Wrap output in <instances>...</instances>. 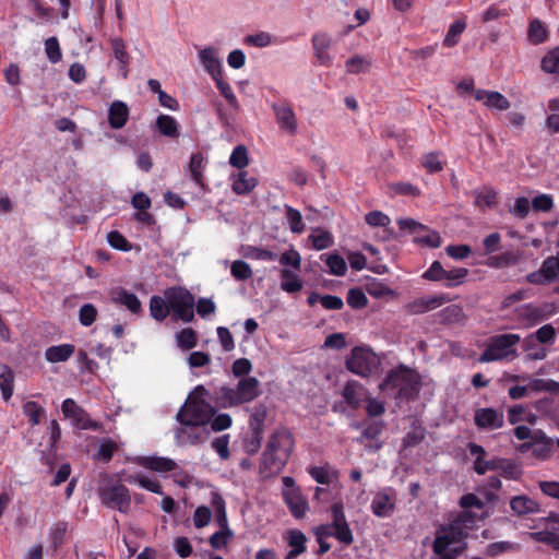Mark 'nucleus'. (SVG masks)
<instances>
[{
    "mask_svg": "<svg viewBox=\"0 0 559 559\" xmlns=\"http://www.w3.org/2000/svg\"><path fill=\"white\" fill-rule=\"evenodd\" d=\"M542 69L547 73H559V47L550 50L542 60Z\"/></svg>",
    "mask_w": 559,
    "mask_h": 559,
    "instance_id": "864d4df0",
    "label": "nucleus"
},
{
    "mask_svg": "<svg viewBox=\"0 0 559 559\" xmlns=\"http://www.w3.org/2000/svg\"><path fill=\"white\" fill-rule=\"evenodd\" d=\"M229 163L239 169L247 167L249 164L247 148L243 145L236 146L229 157Z\"/></svg>",
    "mask_w": 559,
    "mask_h": 559,
    "instance_id": "e2e57ef3",
    "label": "nucleus"
},
{
    "mask_svg": "<svg viewBox=\"0 0 559 559\" xmlns=\"http://www.w3.org/2000/svg\"><path fill=\"white\" fill-rule=\"evenodd\" d=\"M14 373L7 365H0V389L4 401L11 399L13 394Z\"/></svg>",
    "mask_w": 559,
    "mask_h": 559,
    "instance_id": "58836bf2",
    "label": "nucleus"
},
{
    "mask_svg": "<svg viewBox=\"0 0 559 559\" xmlns=\"http://www.w3.org/2000/svg\"><path fill=\"white\" fill-rule=\"evenodd\" d=\"M500 471V474L502 477L507 478V479H519L522 475V471L521 468L519 467V465L512 461V460H508V459H503L500 461V467L499 469Z\"/></svg>",
    "mask_w": 559,
    "mask_h": 559,
    "instance_id": "de8ad7c7",
    "label": "nucleus"
},
{
    "mask_svg": "<svg viewBox=\"0 0 559 559\" xmlns=\"http://www.w3.org/2000/svg\"><path fill=\"white\" fill-rule=\"evenodd\" d=\"M442 534H438L432 544V550L436 555H443L450 545L457 543L463 537V530L450 524L441 527Z\"/></svg>",
    "mask_w": 559,
    "mask_h": 559,
    "instance_id": "f3484780",
    "label": "nucleus"
},
{
    "mask_svg": "<svg viewBox=\"0 0 559 559\" xmlns=\"http://www.w3.org/2000/svg\"><path fill=\"white\" fill-rule=\"evenodd\" d=\"M69 528V524L66 521H59L55 523L49 533L50 546L57 551L66 542V535Z\"/></svg>",
    "mask_w": 559,
    "mask_h": 559,
    "instance_id": "4c0bfd02",
    "label": "nucleus"
},
{
    "mask_svg": "<svg viewBox=\"0 0 559 559\" xmlns=\"http://www.w3.org/2000/svg\"><path fill=\"white\" fill-rule=\"evenodd\" d=\"M99 498L106 507L127 513L131 498L129 489L122 484L107 485L99 488Z\"/></svg>",
    "mask_w": 559,
    "mask_h": 559,
    "instance_id": "1a4fd4ad",
    "label": "nucleus"
},
{
    "mask_svg": "<svg viewBox=\"0 0 559 559\" xmlns=\"http://www.w3.org/2000/svg\"><path fill=\"white\" fill-rule=\"evenodd\" d=\"M234 533L229 527L221 528L210 537V545L213 549H222L233 538Z\"/></svg>",
    "mask_w": 559,
    "mask_h": 559,
    "instance_id": "603ef678",
    "label": "nucleus"
},
{
    "mask_svg": "<svg viewBox=\"0 0 559 559\" xmlns=\"http://www.w3.org/2000/svg\"><path fill=\"white\" fill-rule=\"evenodd\" d=\"M467 449L471 455H475L473 469L477 475H485L488 471H498L500 467V461L502 457H492L491 460H486L485 456L487 454L484 447L480 444L469 442L467 444Z\"/></svg>",
    "mask_w": 559,
    "mask_h": 559,
    "instance_id": "f8f14e48",
    "label": "nucleus"
},
{
    "mask_svg": "<svg viewBox=\"0 0 559 559\" xmlns=\"http://www.w3.org/2000/svg\"><path fill=\"white\" fill-rule=\"evenodd\" d=\"M475 99L481 102L484 106L491 110L504 111L511 106L509 99L496 91L477 90Z\"/></svg>",
    "mask_w": 559,
    "mask_h": 559,
    "instance_id": "4be33fe9",
    "label": "nucleus"
},
{
    "mask_svg": "<svg viewBox=\"0 0 559 559\" xmlns=\"http://www.w3.org/2000/svg\"><path fill=\"white\" fill-rule=\"evenodd\" d=\"M203 169H204V157L201 153H195L191 156L190 164H189V171L191 175L192 180L203 186Z\"/></svg>",
    "mask_w": 559,
    "mask_h": 559,
    "instance_id": "79ce46f5",
    "label": "nucleus"
},
{
    "mask_svg": "<svg viewBox=\"0 0 559 559\" xmlns=\"http://www.w3.org/2000/svg\"><path fill=\"white\" fill-rule=\"evenodd\" d=\"M383 429H384L383 421H381V420L372 421L364 428V430L357 441L362 443L365 440H368V441L377 440L379 438V436L382 433Z\"/></svg>",
    "mask_w": 559,
    "mask_h": 559,
    "instance_id": "09e8293b",
    "label": "nucleus"
},
{
    "mask_svg": "<svg viewBox=\"0 0 559 559\" xmlns=\"http://www.w3.org/2000/svg\"><path fill=\"white\" fill-rule=\"evenodd\" d=\"M298 271L283 267L280 271L281 289L294 294L302 289V281L297 274Z\"/></svg>",
    "mask_w": 559,
    "mask_h": 559,
    "instance_id": "c85d7f7f",
    "label": "nucleus"
},
{
    "mask_svg": "<svg viewBox=\"0 0 559 559\" xmlns=\"http://www.w3.org/2000/svg\"><path fill=\"white\" fill-rule=\"evenodd\" d=\"M285 221L289 229L294 234H302L306 229L300 211L289 205H284Z\"/></svg>",
    "mask_w": 559,
    "mask_h": 559,
    "instance_id": "72a5a7b5",
    "label": "nucleus"
},
{
    "mask_svg": "<svg viewBox=\"0 0 559 559\" xmlns=\"http://www.w3.org/2000/svg\"><path fill=\"white\" fill-rule=\"evenodd\" d=\"M215 415V408L209 402H186L177 413V420L186 427L200 428L199 431H190L188 440L190 444H199L210 437L207 424Z\"/></svg>",
    "mask_w": 559,
    "mask_h": 559,
    "instance_id": "7ed1b4c3",
    "label": "nucleus"
},
{
    "mask_svg": "<svg viewBox=\"0 0 559 559\" xmlns=\"http://www.w3.org/2000/svg\"><path fill=\"white\" fill-rule=\"evenodd\" d=\"M311 43L318 63L325 67L331 66L333 57L330 55L329 49L333 44L332 37L326 33H317L312 36Z\"/></svg>",
    "mask_w": 559,
    "mask_h": 559,
    "instance_id": "a211bd4d",
    "label": "nucleus"
},
{
    "mask_svg": "<svg viewBox=\"0 0 559 559\" xmlns=\"http://www.w3.org/2000/svg\"><path fill=\"white\" fill-rule=\"evenodd\" d=\"M325 263L329 266L330 273L333 275L343 276L347 271L346 262L341 255H328Z\"/></svg>",
    "mask_w": 559,
    "mask_h": 559,
    "instance_id": "13d9d810",
    "label": "nucleus"
},
{
    "mask_svg": "<svg viewBox=\"0 0 559 559\" xmlns=\"http://www.w3.org/2000/svg\"><path fill=\"white\" fill-rule=\"evenodd\" d=\"M118 445L115 441L110 439H105L97 451L96 459L100 460L105 463L111 461L114 453L117 451Z\"/></svg>",
    "mask_w": 559,
    "mask_h": 559,
    "instance_id": "0e129e2a",
    "label": "nucleus"
},
{
    "mask_svg": "<svg viewBox=\"0 0 559 559\" xmlns=\"http://www.w3.org/2000/svg\"><path fill=\"white\" fill-rule=\"evenodd\" d=\"M61 411L64 417L73 420V424L78 429L97 430L99 428L98 423L91 419L88 414L72 399H66L62 402Z\"/></svg>",
    "mask_w": 559,
    "mask_h": 559,
    "instance_id": "9b49d317",
    "label": "nucleus"
},
{
    "mask_svg": "<svg viewBox=\"0 0 559 559\" xmlns=\"http://www.w3.org/2000/svg\"><path fill=\"white\" fill-rule=\"evenodd\" d=\"M230 273L238 281H247L252 276L250 265L242 260H236L231 263Z\"/></svg>",
    "mask_w": 559,
    "mask_h": 559,
    "instance_id": "4d7b16f0",
    "label": "nucleus"
},
{
    "mask_svg": "<svg viewBox=\"0 0 559 559\" xmlns=\"http://www.w3.org/2000/svg\"><path fill=\"white\" fill-rule=\"evenodd\" d=\"M45 52L51 63H57L61 60L62 53L57 37H49L45 40Z\"/></svg>",
    "mask_w": 559,
    "mask_h": 559,
    "instance_id": "69168bd1",
    "label": "nucleus"
},
{
    "mask_svg": "<svg viewBox=\"0 0 559 559\" xmlns=\"http://www.w3.org/2000/svg\"><path fill=\"white\" fill-rule=\"evenodd\" d=\"M272 109L280 129L289 135L296 134L297 118L293 108L286 103H275Z\"/></svg>",
    "mask_w": 559,
    "mask_h": 559,
    "instance_id": "2eb2a0df",
    "label": "nucleus"
},
{
    "mask_svg": "<svg viewBox=\"0 0 559 559\" xmlns=\"http://www.w3.org/2000/svg\"><path fill=\"white\" fill-rule=\"evenodd\" d=\"M511 510L518 515H525L538 511V503L527 496H516L510 501Z\"/></svg>",
    "mask_w": 559,
    "mask_h": 559,
    "instance_id": "2f4dec72",
    "label": "nucleus"
},
{
    "mask_svg": "<svg viewBox=\"0 0 559 559\" xmlns=\"http://www.w3.org/2000/svg\"><path fill=\"white\" fill-rule=\"evenodd\" d=\"M521 342L519 334H499L491 336L485 350L480 354L479 362H490L516 355L515 346Z\"/></svg>",
    "mask_w": 559,
    "mask_h": 559,
    "instance_id": "423d86ee",
    "label": "nucleus"
},
{
    "mask_svg": "<svg viewBox=\"0 0 559 559\" xmlns=\"http://www.w3.org/2000/svg\"><path fill=\"white\" fill-rule=\"evenodd\" d=\"M371 67V58L360 55L353 56L345 62L346 71L350 74L367 73Z\"/></svg>",
    "mask_w": 559,
    "mask_h": 559,
    "instance_id": "f704fd0d",
    "label": "nucleus"
},
{
    "mask_svg": "<svg viewBox=\"0 0 559 559\" xmlns=\"http://www.w3.org/2000/svg\"><path fill=\"white\" fill-rule=\"evenodd\" d=\"M199 60L212 79L222 75V61L216 48L209 46L201 49Z\"/></svg>",
    "mask_w": 559,
    "mask_h": 559,
    "instance_id": "b1692460",
    "label": "nucleus"
},
{
    "mask_svg": "<svg viewBox=\"0 0 559 559\" xmlns=\"http://www.w3.org/2000/svg\"><path fill=\"white\" fill-rule=\"evenodd\" d=\"M399 229L403 236H412L414 242L420 245H439L440 235L438 231L415 221L411 217H402L396 219Z\"/></svg>",
    "mask_w": 559,
    "mask_h": 559,
    "instance_id": "0eeeda50",
    "label": "nucleus"
},
{
    "mask_svg": "<svg viewBox=\"0 0 559 559\" xmlns=\"http://www.w3.org/2000/svg\"><path fill=\"white\" fill-rule=\"evenodd\" d=\"M468 271L465 267L444 269L439 261H433L429 269L423 274L428 281L442 282L447 287L460 285L467 276Z\"/></svg>",
    "mask_w": 559,
    "mask_h": 559,
    "instance_id": "9d476101",
    "label": "nucleus"
},
{
    "mask_svg": "<svg viewBox=\"0 0 559 559\" xmlns=\"http://www.w3.org/2000/svg\"><path fill=\"white\" fill-rule=\"evenodd\" d=\"M280 263L287 269L290 267V270L300 271L301 258L300 254L292 248L280 257Z\"/></svg>",
    "mask_w": 559,
    "mask_h": 559,
    "instance_id": "338daca9",
    "label": "nucleus"
},
{
    "mask_svg": "<svg viewBox=\"0 0 559 559\" xmlns=\"http://www.w3.org/2000/svg\"><path fill=\"white\" fill-rule=\"evenodd\" d=\"M288 545L292 547L289 552L287 554L286 559H294L305 552L306 550V535L299 530H290L288 531Z\"/></svg>",
    "mask_w": 559,
    "mask_h": 559,
    "instance_id": "7c9ffc66",
    "label": "nucleus"
},
{
    "mask_svg": "<svg viewBox=\"0 0 559 559\" xmlns=\"http://www.w3.org/2000/svg\"><path fill=\"white\" fill-rule=\"evenodd\" d=\"M295 448L293 433L284 427L275 429L261 456L260 474L267 478L280 474L289 461Z\"/></svg>",
    "mask_w": 559,
    "mask_h": 559,
    "instance_id": "f257e3e1",
    "label": "nucleus"
},
{
    "mask_svg": "<svg viewBox=\"0 0 559 559\" xmlns=\"http://www.w3.org/2000/svg\"><path fill=\"white\" fill-rule=\"evenodd\" d=\"M97 313L93 304H85L79 310V321L83 326H91L96 321Z\"/></svg>",
    "mask_w": 559,
    "mask_h": 559,
    "instance_id": "052dcab7",
    "label": "nucleus"
},
{
    "mask_svg": "<svg viewBox=\"0 0 559 559\" xmlns=\"http://www.w3.org/2000/svg\"><path fill=\"white\" fill-rule=\"evenodd\" d=\"M445 302V297L442 295L425 296L417 298L405 306V309L411 314H421L427 311L439 308Z\"/></svg>",
    "mask_w": 559,
    "mask_h": 559,
    "instance_id": "5701e85b",
    "label": "nucleus"
},
{
    "mask_svg": "<svg viewBox=\"0 0 559 559\" xmlns=\"http://www.w3.org/2000/svg\"><path fill=\"white\" fill-rule=\"evenodd\" d=\"M243 41L252 47L265 48L273 44V37L267 32H259L257 34L248 35L245 37Z\"/></svg>",
    "mask_w": 559,
    "mask_h": 559,
    "instance_id": "3c124183",
    "label": "nucleus"
},
{
    "mask_svg": "<svg viewBox=\"0 0 559 559\" xmlns=\"http://www.w3.org/2000/svg\"><path fill=\"white\" fill-rule=\"evenodd\" d=\"M527 37L534 45H539L548 38L547 27L540 20L533 19L528 25Z\"/></svg>",
    "mask_w": 559,
    "mask_h": 559,
    "instance_id": "c9c22d12",
    "label": "nucleus"
},
{
    "mask_svg": "<svg viewBox=\"0 0 559 559\" xmlns=\"http://www.w3.org/2000/svg\"><path fill=\"white\" fill-rule=\"evenodd\" d=\"M465 27H466L465 22H462V21L454 22L448 29V33L443 40V45L445 47L455 46L459 41L460 35L464 32Z\"/></svg>",
    "mask_w": 559,
    "mask_h": 559,
    "instance_id": "6e6d98bb",
    "label": "nucleus"
},
{
    "mask_svg": "<svg viewBox=\"0 0 559 559\" xmlns=\"http://www.w3.org/2000/svg\"><path fill=\"white\" fill-rule=\"evenodd\" d=\"M129 118V108L121 100H115L108 109V120L112 129L124 127Z\"/></svg>",
    "mask_w": 559,
    "mask_h": 559,
    "instance_id": "bb28decb",
    "label": "nucleus"
},
{
    "mask_svg": "<svg viewBox=\"0 0 559 559\" xmlns=\"http://www.w3.org/2000/svg\"><path fill=\"white\" fill-rule=\"evenodd\" d=\"M156 126L163 135L169 138L179 136L178 123L175 118L168 115H160L156 119Z\"/></svg>",
    "mask_w": 559,
    "mask_h": 559,
    "instance_id": "a19ab883",
    "label": "nucleus"
},
{
    "mask_svg": "<svg viewBox=\"0 0 559 559\" xmlns=\"http://www.w3.org/2000/svg\"><path fill=\"white\" fill-rule=\"evenodd\" d=\"M367 395V389L356 380L347 381L342 390V396L345 403L354 411L360 408Z\"/></svg>",
    "mask_w": 559,
    "mask_h": 559,
    "instance_id": "aec40b11",
    "label": "nucleus"
},
{
    "mask_svg": "<svg viewBox=\"0 0 559 559\" xmlns=\"http://www.w3.org/2000/svg\"><path fill=\"white\" fill-rule=\"evenodd\" d=\"M213 80L215 81L216 83V87L219 90V92L222 93V95L226 98V100L228 102V104L234 107V108H238V100H237V97L236 95L234 94L230 85L224 81L222 79V75H217L215 78H213Z\"/></svg>",
    "mask_w": 559,
    "mask_h": 559,
    "instance_id": "bf43d9fd",
    "label": "nucleus"
},
{
    "mask_svg": "<svg viewBox=\"0 0 559 559\" xmlns=\"http://www.w3.org/2000/svg\"><path fill=\"white\" fill-rule=\"evenodd\" d=\"M136 463L158 473L173 472L177 468V463L174 460L163 456H140L136 459Z\"/></svg>",
    "mask_w": 559,
    "mask_h": 559,
    "instance_id": "a878e982",
    "label": "nucleus"
},
{
    "mask_svg": "<svg viewBox=\"0 0 559 559\" xmlns=\"http://www.w3.org/2000/svg\"><path fill=\"white\" fill-rule=\"evenodd\" d=\"M258 181L254 177L249 176L247 171H240L233 182V191L237 194H247L252 191Z\"/></svg>",
    "mask_w": 559,
    "mask_h": 559,
    "instance_id": "e433bc0d",
    "label": "nucleus"
},
{
    "mask_svg": "<svg viewBox=\"0 0 559 559\" xmlns=\"http://www.w3.org/2000/svg\"><path fill=\"white\" fill-rule=\"evenodd\" d=\"M519 317L532 324H536L543 320V311L533 304H527L519 310Z\"/></svg>",
    "mask_w": 559,
    "mask_h": 559,
    "instance_id": "5fc2aeb1",
    "label": "nucleus"
},
{
    "mask_svg": "<svg viewBox=\"0 0 559 559\" xmlns=\"http://www.w3.org/2000/svg\"><path fill=\"white\" fill-rule=\"evenodd\" d=\"M75 352L72 344L53 345L46 349L45 358L49 362H62L68 360Z\"/></svg>",
    "mask_w": 559,
    "mask_h": 559,
    "instance_id": "c756f323",
    "label": "nucleus"
},
{
    "mask_svg": "<svg viewBox=\"0 0 559 559\" xmlns=\"http://www.w3.org/2000/svg\"><path fill=\"white\" fill-rule=\"evenodd\" d=\"M170 313L168 300L160 296H152L150 299V314L158 322L164 321Z\"/></svg>",
    "mask_w": 559,
    "mask_h": 559,
    "instance_id": "473e14b6",
    "label": "nucleus"
},
{
    "mask_svg": "<svg viewBox=\"0 0 559 559\" xmlns=\"http://www.w3.org/2000/svg\"><path fill=\"white\" fill-rule=\"evenodd\" d=\"M559 273V260L555 257L547 258L540 269L526 275V281L534 285H544L552 282Z\"/></svg>",
    "mask_w": 559,
    "mask_h": 559,
    "instance_id": "4468645a",
    "label": "nucleus"
},
{
    "mask_svg": "<svg viewBox=\"0 0 559 559\" xmlns=\"http://www.w3.org/2000/svg\"><path fill=\"white\" fill-rule=\"evenodd\" d=\"M395 510V495L388 489L378 491L371 501V511L378 518H389Z\"/></svg>",
    "mask_w": 559,
    "mask_h": 559,
    "instance_id": "6ab92c4d",
    "label": "nucleus"
},
{
    "mask_svg": "<svg viewBox=\"0 0 559 559\" xmlns=\"http://www.w3.org/2000/svg\"><path fill=\"white\" fill-rule=\"evenodd\" d=\"M110 295L112 302L124 306L131 313L139 314L142 311V304L135 294L118 287Z\"/></svg>",
    "mask_w": 559,
    "mask_h": 559,
    "instance_id": "393cba45",
    "label": "nucleus"
},
{
    "mask_svg": "<svg viewBox=\"0 0 559 559\" xmlns=\"http://www.w3.org/2000/svg\"><path fill=\"white\" fill-rule=\"evenodd\" d=\"M381 392L397 401L414 400L420 389V377L412 368L400 365L391 369L379 384Z\"/></svg>",
    "mask_w": 559,
    "mask_h": 559,
    "instance_id": "f03ea898",
    "label": "nucleus"
},
{
    "mask_svg": "<svg viewBox=\"0 0 559 559\" xmlns=\"http://www.w3.org/2000/svg\"><path fill=\"white\" fill-rule=\"evenodd\" d=\"M284 489L282 492L283 500L286 503L290 514L295 519H302L308 511V501L302 496L299 487L296 486L295 479L290 476L282 478Z\"/></svg>",
    "mask_w": 559,
    "mask_h": 559,
    "instance_id": "6e6552de",
    "label": "nucleus"
},
{
    "mask_svg": "<svg viewBox=\"0 0 559 559\" xmlns=\"http://www.w3.org/2000/svg\"><path fill=\"white\" fill-rule=\"evenodd\" d=\"M176 341L181 349H191L197 346V332L191 328L182 329L176 334Z\"/></svg>",
    "mask_w": 559,
    "mask_h": 559,
    "instance_id": "37998d69",
    "label": "nucleus"
},
{
    "mask_svg": "<svg viewBox=\"0 0 559 559\" xmlns=\"http://www.w3.org/2000/svg\"><path fill=\"white\" fill-rule=\"evenodd\" d=\"M261 394L260 382L254 377L240 379L235 389L223 385L215 390V403L223 408L239 406L252 402Z\"/></svg>",
    "mask_w": 559,
    "mask_h": 559,
    "instance_id": "20e7f679",
    "label": "nucleus"
},
{
    "mask_svg": "<svg viewBox=\"0 0 559 559\" xmlns=\"http://www.w3.org/2000/svg\"><path fill=\"white\" fill-rule=\"evenodd\" d=\"M23 413L28 418L29 424L36 426L45 415V409L36 402L28 401L23 405Z\"/></svg>",
    "mask_w": 559,
    "mask_h": 559,
    "instance_id": "c03bdc74",
    "label": "nucleus"
},
{
    "mask_svg": "<svg viewBox=\"0 0 559 559\" xmlns=\"http://www.w3.org/2000/svg\"><path fill=\"white\" fill-rule=\"evenodd\" d=\"M165 298L168 300L169 310L173 312V320L192 322L194 320V296L180 286L169 287L165 290Z\"/></svg>",
    "mask_w": 559,
    "mask_h": 559,
    "instance_id": "39448f33",
    "label": "nucleus"
},
{
    "mask_svg": "<svg viewBox=\"0 0 559 559\" xmlns=\"http://www.w3.org/2000/svg\"><path fill=\"white\" fill-rule=\"evenodd\" d=\"M474 423L483 430H493L503 427V414L491 407L478 408L475 411Z\"/></svg>",
    "mask_w": 559,
    "mask_h": 559,
    "instance_id": "dca6fc26",
    "label": "nucleus"
},
{
    "mask_svg": "<svg viewBox=\"0 0 559 559\" xmlns=\"http://www.w3.org/2000/svg\"><path fill=\"white\" fill-rule=\"evenodd\" d=\"M346 301L353 309H361L367 306L368 299L360 288H350Z\"/></svg>",
    "mask_w": 559,
    "mask_h": 559,
    "instance_id": "680f3d73",
    "label": "nucleus"
},
{
    "mask_svg": "<svg viewBox=\"0 0 559 559\" xmlns=\"http://www.w3.org/2000/svg\"><path fill=\"white\" fill-rule=\"evenodd\" d=\"M211 504L214 509L216 522H217L219 528L228 527L226 503H225L224 498L219 493L213 492L212 498H211Z\"/></svg>",
    "mask_w": 559,
    "mask_h": 559,
    "instance_id": "ea45409f",
    "label": "nucleus"
},
{
    "mask_svg": "<svg viewBox=\"0 0 559 559\" xmlns=\"http://www.w3.org/2000/svg\"><path fill=\"white\" fill-rule=\"evenodd\" d=\"M475 205L484 210L492 207L496 203V192L491 189L485 188L474 192Z\"/></svg>",
    "mask_w": 559,
    "mask_h": 559,
    "instance_id": "49530a36",
    "label": "nucleus"
},
{
    "mask_svg": "<svg viewBox=\"0 0 559 559\" xmlns=\"http://www.w3.org/2000/svg\"><path fill=\"white\" fill-rule=\"evenodd\" d=\"M267 409L264 404H258L252 408L249 419V427L254 439V449H259L264 433V423Z\"/></svg>",
    "mask_w": 559,
    "mask_h": 559,
    "instance_id": "412c9836",
    "label": "nucleus"
},
{
    "mask_svg": "<svg viewBox=\"0 0 559 559\" xmlns=\"http://www.w3.org/2000/svg\"><path fill=\"white\" fill-rule=\"evenodd\" d=\"M365 221L372 227H386L391 223V218L381 211H371L367 213Z\"/></svg>",
    "mask_w": 559,
    "mask_h": 559,
    "instance_id": "774afa93",
    "label": "nucleus"
},
{
    "mask_svg": "<svg viewBox=\"0 0 559 559\" xmlns=\"http://www.w3.org/2000/svg\"><path fill=\"white\" fill-rule=\"evenodd\" d=\"M421 165L428 173H439L443 169L440 153H427L421 158Z\"/></svg>",
    "mask_w": 559,
    "mask_h": 559,
    "instance_id": "8fccbe9b",
    "label": "nucleus"
},
{
    "mask_svg": "<svg viewBox=\"0 0 559 559\" xmlns=\"http://www.w3.org/2000/svg\"><path fill=\"white\" fill-rule=\"evenodd\" d=\"M519 549H520L519 544H514V543L507 542V540L496 542V543H491L487 546L486 555L488 557L495 558L503 552L518 551Z\"/></svg>",
    "mask_w": 559,
    "mask_h": 559,
    "instance_id": "a18cd8bd",
    "label": "nucleus"
},
{
    "mask_svg": "<svg viewBox=\"0 0 559 559\" xmlns=\"http://www.w3.org/2000/svg\"><path fill=\"white\" fill-rule=\"evenodd\" d=\"M114 57L119 63V69L123 79H127L129 72L130 56L127 51L123 39L115 37L110 39Z\"/></svg>",
    "mask_w": 559,
    "mask_h": 559,
    "instance_id": "cd10ccee",
    "label": "nucleus"
},
{
    "mask_svg": "<svg viewBox=\"0 0 559 559\" xmlns=\"http://www.w3.org/2000/svg\"><path fill=\"white\" fill-rule=\"evenodd\" d=\"M346 367L353 373L368 377L374 368V359L361 348L355 347L346 361Z\"/></svg>",
    "mask_w": 559,
    "mask_h": 559,
    "instance_id": "ddd939ff",
    "label": "nucleus"
}]
</instances>
